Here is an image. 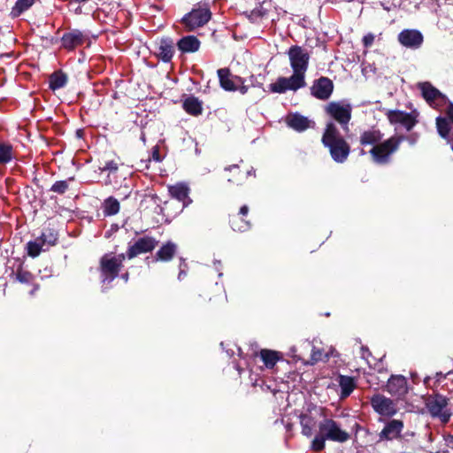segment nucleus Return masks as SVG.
I'll use <instances>...</instances> for the list:
<instances>
[{
	"label": "nucleus",
	"mask_w": 453,
	"mask_h": 453,
	"mask_svg": "<svg viewBox=\"0 0 453 453\" xmlns=\"http://www.w3.org/2000/svg\"><path fill=\"white\" fill-rule=\"evenodd\" d=\"M289 60V65L293 73L289 77H279L275 82L269 85V88L273 93L283 94L288 90L296 91L306 87V72L310 63V53L307 49L292 45L287 51Z\"/></svg>",
	"instance_id": "obj_1"
},
{
	"label": "nucleus",
	"mask_w": 453,
	"mask_h": 453,
	"mask_svg": "<svg viewBox=\"0 0 453 453\" xmlns=\"http://www.w3.org/2000/svg\"><path fill=\"white\" fill-rule=\"evenodd\" d=\"M318 427L319 433L311 444V449L315 452H320L325 449L326 441L343 443L350 438L349 434L331 418H324L319 421Z\"/></svg>",
	"instance_id": "obj_2"
},
{
	"label": "nucleus",
	"mask_w": 453,
	"mask_h": 453,
	"mask_svg": "<svg viewBox=\"0 0 453 453\" xmlns=\"http://www.w3.org/2000/svg\"><path fill=\"white\" fill-rule=\"evenodd\" d=\"M321 142L328 149L333 160L336 163H344L350 153V146L341 134L338 127L333 122L326 126Z\"/></svg>",
	"instance_id": "obj_3"
},
{
	"label": "nucleus",
	"mask_w": 453,
	"mask_h": 453,
	"mask_svg": "<svg viewBox=\"0 0 453 453\" xmlns=\"http://www.w3.org/2000/svg\"><path fill=\"white\" fill-rule=\"evenodd\" d=\"M404 139L403 135H394L384 142H379L370 150L372 160L380 165L388 164L391 156L399 149Z\"/></svg>",
	"instance_id": "obj_4"
},
{
	"label": "nucleus",
	"mask_w": 453,
	"mask_h": 453,
	"mask_svg": "<svg viewBox=\"0 0 453 453\" xmlns=\"http://www.w3.org/2000/svg\"><path fill=\"white\" fill-rule=\"evenodd\" d=\"M326 114L336 121L344 131L349 130V123L352 116V106L346 101H334L328 103L325 108Z\"/></svg>",
	"instance_id": "obj_5"
},
{
	"label": "nucleus",
	"mask_w": 453,
	"mask_h": 453,
	"mask_svg": "<svg viewBox=\"0 0 453 453\" xmlns=\"http://www.w3.org/2000/svg\"><path fill=\"white\" fill-rule=\"evenodd\" d=\"M125 254L113 255L108 253L100 259L102 282H111L119 274L125 260Z\"/></svg>",
	"instance_id": "obj_6"
},
{
	"label": "nucleus",
	"mask_w": 453,
	"mask_h": 453,
	"mask_svg": "<svg viewBox=\"0 0 453 453\" xmlns=\"http://www.w3.org/2000/svg\"><path fill=\"white\" fill-rule=\"evenodd\" d=\"M426 406L430 415L438 418L441 423L446 424L449 421L451 413L447 408L448 399L441 395H430L426 402Z\"/></svg>",
	"instance_id": "obj_7"
},
{
	"label": "nucleus",
	"mask_w": 453,
	"mask_h": 453,
	"mask_svg": "<svg viewBox=\"0 0 453 453\" xmlns=\"http://www.w3.org/2000/svg\"><path fill=\"white\" fill-rule=\"evenodd\" d=\"M211 12L208 7H198L186 14L182 22L191 31L204 26L211 19Z\"/></svg>",
	"instance_id": "obj_8"
},
{
	"label": "nucleus",
	"mask_w": 453,
	"mask_h": 453,
	"mask_svg": "<svg viewBox=\"0 0 453 453\" xmlns=\"http://www.w3.org/2000/svg\"><path fill=\"white\" fill-rule=\"evenodd\" d=\"M370 403L375 412L380 416L392 417L396 414V403L383 395L376 394L371 397Z\"/></svg>",
	"instance_id": "obj_9"
},
{
	"label": "nucleus",
	"mask_w": 453,
	"mask_h": 453,
	"mask_svg": "<svg viewBox=\"0 0 453 453\" xmlns=\"http://www.w3.org/2000/svg\"><path fill=\"white\" fill-rule=\"evenodd\" d=\"M388 121L395 125H402L407 131L411 130L417 124L418 113L417 111L405 112L399 110H390L386 113Z\"/></svg>",
	"instance_id": "obj_10"
},
{
	"label": "nucleus",
	"mask_w": 453,
	"mask_h": 453,
	"mask_svg": "<svg viewBox=\"0 0 453 453\" xmlns=\"http://www.w3.org/2000/svg\"><path fill=\"white\" fill-rule=\"evenodd\" d=\"M397 40L403 47L418 50L423 44L424 36L418 29H403L398 34Z\"/></svg>",
	"instance_id": "obj_11"
},
{
	"label": "nucleus",
	"mask_w": 453,
	"mask_h": 453,
	"mask_svg": "<svg viewBox=\"0 0 453 453\" xmlns=\"http://www.w3.org/2000/svg\"><path fill=\"white\" fill-rule=\"evenodd\" d=\"M157 245V241L151 236H143L136 240L133 244H130L127 257L132 259L140 254L152 251Z\"/></svg>",
	"instance_id": "obj_12"
},
{
	"label": "nucleus",
	"mask_w": 453,
	"mask_h": 453,
	"mask_svg": "<svg viewBox=\"0 0 453 453\" xmlns=\"http://www.w3.org/2000/svg\"><path fill=\"white\" fill-rule=\"evenodd\" d=\"M418 88L421 91L423 98L433 108H438L445 100L444 96L430 82H420Z\"/></svg>",
	"instance_id": "obj_13"
},
{
	"label": "nucleus",
	"mask_w": 453,
	"mask_h": 453,
	"mask_svg": "<svg viewBox=\"0 0 453 453\" xmlns=\"http://www.w3.org/2000/svg\"><path fill=\"white\" fill-rule=\"evenodd\" d=\"M220 87L226 91H237L238 86L244 82V79L234 75L228 68H220L217 71Z\"/></svg>",
	"instance_id": "obj_14"
},
{
	"label": "nucleus",
	"mask_w": 453,
	"mask_h": 453,
	"mask_svg": "<svg viewBox=\"0 0 453 453\" xmlns=\"http://www.w3.org/2000/svg\"><path fill=\"white\" fill-rule=\"evenodd\" d=\"M387 391L396 399H403L408 393V384L405 377L392 375L387 383Z\"/></svg>",
	"instance_id": "obj_15"
},
{
	"label": "nucleus",
	"mask_w": 453,
	"mask_h": 453,
	"mask_svg": "<svg viewBox=\"0 0 453 453\" xmlns=\"http://www.w3.org/2000/svg\"><path fill=\"white\" fill-rule=\"evenodd\" d=\"M333 90V81L327 77H320L314 81L311 88V95L319 100L328 99L331 96Z\"/></svg>",
	"instance_id": "obj_16"
},
{
	"label": "nucleus",
	"mask_w": 453,
	"mask_h": 453,
	"mask_svg": "<svg viewBox=\"0 0 453 453\" xmlns=\"http://www.w3.org/2000/svg\"><path fill=\"white\" fill-rule=\"evenodd\" d=\"M288 127L297 131L303 132L309 128H314L315 122L299 113H291L286 117Z\"/></svg>",
	"instance_id": "obj_17"
},
{
	"label": "nucleus",
	"mask_w": 453,
	"mask_h": 453,
	"mask_svg": "<svg viewBox=\"0 0 453 453\" xmlns=\"http://www.w3.org/2000/svg\"><path fill=\"white\" fill-rule=\"evenodd\" d=\"M403 429V423L398 419L388 421L379 434L380 441H392L400 437Z\"/></svg>",
	"instance_id": "obj_18"
},
{
	"label": "nucleus",
	"mask_w": 453,
	"mask_h": 453,
	"mask_svg": "<svg viewBox=\"0 0 453 453\" xmlns=\"http://www.w3.org/2000/svg\"><path fill=\"white\" fill-rule=\"evenodd\" d=\"M85 35L81 31L73 29L63 35L61 38V43L63 48L65 50H73L75 48L82 45L85 42Z\"/></svg>",
	"instance_id": "obj_19"
},
{
	"label": "nucleus",
	"mask_w": 453,
	"mask_h": 453,
	"mask_svg": "<svg viewBox=\"0 0 453 453\" xmlns=\"http://www.w3.org/2000/svg\"><path fill=\"white\" fill-rule=\"evenodd\" d=\"M174 44L171 39H162L157 46V56L165 63H169L174 55Z\"/></svg>",
	"instance_id": "obj_20"
},
{
	"label": "nucleus",
	"mask_w": 453,
	"mask_h": 453,
	"mask_svg": "<svg viewBox=\"0 0 453 453\" xmlns=\"http://www.w3.org/2000/svg\"><path fill=\"white\" fill-rule=\"evenodd\" d=\"M383 134L379 129L371 128L360 134V144L362 146H375L382 140Z\"/></svg>",
	"instance_id": "obj_21"
},
{
	"label": "nucleus",
	"mask_w": 453,
	"mask_h": 453,
	"mask_svg": "<svg viewBox=\"0 0 453 453\" xmlns=\"http://www.w3.org/2000/svg\"><path fill=\"white\" fill-rule=\"evenodd\" d=\"M179 50L183 53L196 52L200 48V41L194 35L182 37L177 43Z\"/></svg>",
	"instance_id": "obj_22"
},
{
	"label": "nucleus",
	"mask_w": 453,
	"mask_h": 453,
	"mask_svg": "<svg viewBox=\"0 0 453 453\" xmlns=\"http://www.w3.org/2000/svg\"><path fill=\"white\" fill-rule=\"evenodd\" d=\"M185 111L193 116H199L203 112V103L197 97L190 96L182 104Z\"/></svg>",
	"instance_id": "obj_23"
},
{
	"label": "nucleus",
	"mask_w": 453,
	"mask_h": 453,
	"mask_svg": "<svg viewBox=\"0 0 453 453\" xmlns=\"http://www.w3.org/2000/svg\"><path fill=\"white\" fill-rule=\"evenodd\" d=\"M259 356L265 366L268 369L273 368L277 362L281 358L280 352L271 349H261Z\"/></svg>",
	"instance_id": "obj_24"
},
{
	"label": "nucleus",
	"mask_w": 453,
	"mask_h": 453,
	"mask_svg": "<svg viewBox=\"0 0 453 453\" xmlns=\"http://www.w3.org/2000/svg\"><path fill=\"white\" fill-rule=\"evenodd\" d=\"M338 383L341 388V397L345 398L349 396L354 390L356 384L354 379L349 376L340 375Z\"/></svg>",
	"instance_id": "obj_25"
},
{
	"label": "nucleus",
	"mask_w": 453,
	"mask_h": 453,
	"mask_svg": "<svg viewBox=\"0 0 453 453\" xmlns=\"http://www.w3.org/2000/svg\"><path fill=\"white\" fill-rule=\"evenodd\" d=\"M176 250V244L172 242H168L157 250L156 257L157 260L169 261L173 257Z\"/></svg>",
	"instance_id": "obj_26"
},
{
	"label": "nucleus",
	"mask_w": 453,
	"mask_h": 453,
	"mask_svg": "<svg viewBox=\"0 0 453 453\" xmlns=\"http://www.w3.org/2000/svg\"><path fill=\"white\" fill-rule=\"evenodd\" d=\"M15 158L13 146L5 142H0V165H7Z\"/></svg>",
	"instance_id": "obj_27"
},
{
	"label": "nucleus",
	"mask_w": 453,
	"mask_h": 453,
	"mask_svg": "<svg viewBox=\"0 0 453 453\" xmlns=\"http://www.w3.org/2000/svg\"><path fill=\"white\" fill-rule=\"evenodd\" d=\"M46 242V235L44 234L35 241L28 242L27 244V255L32 257H36L42 250V247Z\"/></svg>",
	"instance_id": "obj_28"
},
{
	"label": "nucleus",
	"mask_w": 453,
	"mask_h": 453,
	"mask_svg": "<svg viewBox=\"0 0 453 453\" xmlns=\"http://www.w3.org/2000/svg\"><path fill=\"white\" fill-rule=\"evenodd\" d=\"M170 194L173 197L178 199L180 202L185 203L188 198V188L182 183H178L170 187Z\"/></svg>",
	"instance_id": "obj_29"
},
{
	"label": "nucleus",
	"mask_w": 453,
	"mask_h": 453,
	"mask_svg": "<svg viewBox=\"0 0 453 453\" xmlns=\"http://www.w3.org/2000/svg\"><path fill=\"white\" fill-rule=\"evenodd\" d=\"M119 208L120 205L119 201L112 196L105 199L103 204V211L105 216H112L117 214L119 211Z\"/></svg>",
	"instance_id": "obj_30"
},
{
	"label": "nucleus",
	"mask_w": 453,
	"mask_h": 453,
	"mask_svg": "<svg viewBox=\"0 0 453 453\" xmlns=\"http://www.w3.org/2000/svg\"><path fill=\"white\" fill-rule=\"evenodd\" d=\"M35 0H17L15 5L12 8L11 15L13 18L19 17L24 12L28 10Z\"/></svg>",
	"instance_id": "obj_31"
},
{
	"label": "nucleus",
	"mask_w": 453,
	"mask_h": 453,
	"mask_svg": "<svg viewBox=\"0 0 453 453\" xmlns=\"http://www.w3.org/2000/svg\"><path fill=\"white\" fill-rule=\"evenodd\" d=\"M230 224L234 231L245 232L250 228L249 221L242 219V216L236 214L230 217Z\"/></svg>",
	"instance_id": "obj_32"
},
{
	"label": "nucleus",
	"mask_w": 453,
	"mask_h": 453,
	"mask_svg": "<svg viewBox=\"0 0 453 453\" xmlns=\"http://www.w3.org/2000/svg\"><path fill=\"white\" fill-rule=\"evenodd\" d=\"M66 76L62 73H54L50 78V88L53 90L59 89L65 86Z\"/></svg>",
	"instance_id": "obj_33"
},
{
	"label": "nucleus",
	"mask_w": 453,
	"mask_h": 453,
	"mask_svg": "<svg viewBox=\"0 0 453 453\" xmlns=\"http://www.w3.org/2000/svg\"><path fill=\"white\" fill-rule=\"evenodd\" d=\"M300 424L302 427V434L306 437H311L313 434V419L309 416L302 415L300 417Z\"/></svg>",
	"instance_id": "obj_34"
},
{
	"label": "nucleus",
	"mask_w": 453,
	"mask_h": 453,
	"mask_svg": "<svg viewBox=\"0 0 453 453\" xmlns=\"http://www.w3.org/2000/svg\"><path fill=\"white\" fill-rule=\"evenodd\" d=\"M15 279L22 284H34L35 276L19 266L16 271Z\"/></svg>",
	"instance_id": "obj_35"
},
{
	"label": "nucleus",
	"mask_w": 453,
	"mask_h": 453,
	"mask_svg": "<svg viewBox=\"0 0 453 453\" xmlns=\"http://www.w3.org/2000/svg\"><path fill=\"white\" fill-rule=\"evenodd\" d=\"M118 169H119V164L113 160L108 161L105 163V165L103 167H99V171L102 173L109 172L107 180H105V181H104L105 185L111 184V174L117 173Z\"/></svg>",
	"instance_id": "obj_36"
},
{
	"label": "nucleus",
	"mask_w": 453,
	"mask_h": 453,
	"mask_svg": "<svg viewBox=\"0 0 453 453\" xmlns=\"http://www.w3.org/2000/svg\"><path fill=\"white\" fill-rule=\"evenodd\" d=\"M329 356V352H325L324 349H319L313 347L311 356V364L313 365L321 361L325 362L328 359Z\"/></svg>",
	"instance_id": "obj_37"
},
{
	"label": "nucleus",
	"mask_w": 453,
	"mask_h": 453,
	"mask_svg": "<svg viewBox=\"0 0 453 453\" xmlns=\"http://www.w3.org/2000/svg\"><path fill=\"white\" fill-rule=\"evenodd\" d=\"M73 177H70L68 180H58L56 181L50 188V191L62 195L66 192V190L69 188V182L73 180Z\"/></svg>",
	"instance_id": "obj_38"
},
{
	"label": "nucleus",
	"mask_w": 453,
	"mask_h": 453,
	"mask_svg": "<svg viewBox=\"0 0 453 453\" xmlns=\"http://www.w3.org/2000/svg\"><path fill=\"white\" fill-rule=\"evenodd\" d=\"M374 39H375V36L372 33H368L366 34L364 37H363V44L365 48H369L371 47L373 42H374Z\"/></svg>",
	"instance_id": "obj_39"
},
{
	"label": "nucleus",
	"mask_w": 453,
	"mask_h": 453,
	"mask_svg": "<svg viewBox=\"0 0 453 453\" xmlns=\"http://www.w3.org/2000/svg\"><path fill=\"white\" fill-rule=\"evenodd\" d=\"M151 157H152V159L155 162H160L161 161L159 149L157 146L153 147V149H152V156H151Z\"/></svg>",
	"instance_id": "obj_40"
},
{
	"label": "nucleus",
	"mask_w": 453,
	"mask_h": 453,
	"mask_svg": "<svg viewBox=\"0 0 453 453\" xmlns=\"http://www.w3.org/2000/svg\"><path fill=\"white\" fill-rule=\"evenodd\" d=\"M237 174L240 175V173H238L237 172H234V175L233 176V178H229L228 181L240 184L244 180V177H243V175L236 177L235 175H237Z\"/></svg>",
	"instance_id": "obj_41"
},
{
	"label": "nucleus",
	"mask_w": 453,
	"mask_h": 453,
	"mask_svg": "<svg viewBox=\"0 0 453 453\" xmlns=\"http://www.w3.org/2000/svg\"><path fill=\"white\" fill-rule=\"evenodd\" d=\"M248 212H249V207L247 205H242L240 208L239 213H237L236 215L245 217V216H247Z\"/></svg>",
	"instance_id": "obj_42"
},
{
	"label": "nucleus",
	"mask_w": 453,
	"mask_h": 453,
	"mask_svg": "<svg viewBox=\"0 0 453 453\" xmlns=\"http://www.w3.org/2000/svg\"><path fill=\"white\" fill-rule=\"evenodd\" d=\"M237 90H238L241 94L245 95V94L248 92V90H249V87H248V86H246V85H244V82H243L242 84H240V85L238 86Z\"/></svg>",
	"instance_id": "obj_43"
},
{
	"label": "nucleus",
	"mask_w": 453,
	"mask_h": 453,
	"mask_svg": "<svg viewBox=\"0 0 453 453\" xmlns=\"http://www.w3.org/2000/svg\"><path fill=\"white\" fill-rule=\"evenodd\" d=\"M225 171L237 172L238 173H240V169H239V165H230L228 167H226Z\"/></svg>",
	"instance_id": "obj_44"
},
{
	"label": "nucleus",
	"mask_w": 453,
	"mask_h": 453,
	"mask_svg": "<svg viewBox=\"0 0 453 453\" xmlns=\"http://www.w3.org/2000/svg\"><path fill=\"white\" fill-rule=\"evenodd\" d=\"M252 174H253V175L255 174V170H254L253 168H251L250 170L247 171V173H246L245 176H243V177H244V179H245V178H247L248 176L252 175Z\"/></svg>",
	"instance_id": "obj_45"
},
{
	"label": "nucleus",
	"mask_w": 453,
	"mask_h": 453,
	"mask_svg": "<svg viewBox=\"0 0 453 453\" xmlns=\"http://www.w3.org/2000/svg\"><path fill=\"white\" fill-rule=\"evenodd\" d=\"M408 141L410 142L411 144H414L416 142V137H409Z\"/></svg>",
	"instance_id": "obj_46"
},
{
	"label": "nucleus",
	"mask_w": 453,
	"mask_h": 453,
	"mask_svg": "<svg viewBox=\"0 0 453 453\" xmlns=\"http://www.w3.org/2000/svg\"><path fill=\"white\" fill-rule=\"evenodd\" d=\"M37 289H38V286L36 285V286H35V287H34V288L31 290L30 294H31V295H34V294H35V292Z\"/></svg>",
	"instance_id": "obj_47"
},
{
	"label": "nucleus",
	"mask_w": 453,
	"mask_h": 453,
	"mask_svg": "<svg viewBox=\"0 0 453 453\" xmlns=\"http://www.w3.org/2000/svg\"><path fill=\"white\" fill-rule=\"evenodd\" d=\"M55 242H56V238L53 237V240L52 241H49V244L50 245H54L55 244Z\"/></svg>",
	"instance_id": "obj_48"
},
{
	"label": "nucleus",
	"mask_w": 453,
	"mask_h": 453,
	"mask_svg": "<svg viewBox=\"0 0 453 453\" xmlns=\"http://www.w3.org/2000/svg\"><path fill=\"white\" fill-rule=\"evenodd\" d=\"M436 376L438 377V380H440V378L441 377L445 378V376H443L441 372L437 373Z\"/></svg>",
	"instance_id": "obj_49"
},
{
	"label": "nucleus",
	"mask_w": 453,
	"mask_h": 453,
	"mask_svg": "<svg viewBox=\"0 0 453 453\" xmlns=\"http://www.w3.org/2000/svg\"><path fill=\"white\" fill-rule=\"evenodd\" d=\"M75 2H79V3H86L88 2V0H74Z\"/></svg>",
	"instance_id": "obj_50"
},
{
	"label": "nucleus",
	"mask_w": 453,
	"mask_h": 453,
	"mask_svg": "<svg viewBox=\"0 0 453 453\" xmlns=\"http://www.w3.org/2000/svg\"><path fill=\"white\" fill-rule=\"evenodd\" d=\"M123 279L127 281V279H128V274H127V273H126L125 275H123Z\"/></svg>",
	"instance_id": "obj_51"
},
{
	"label": "nucleus",
	"mask_w": 453,
	"mask_h": 453,
	"mask_svg": "<svg viewBox=\"0 0 453 453\" xmlns=\"http://www.w3.org/2000/svg\"><path fill=\"white\" fill-rule=\"evenodd\" d=\"M362 350H363L364 352H365V351L368 352V349H365V347H362Z\"/></svg>",
	"instance_id": "obj_52"
},
{
	"label": "nucleus",
	"mask_w": 453,
	"mask_h": 453,
	"mask_svg": "<svg viewBox=\"0 0 453 453\" xmlns=\"http://www.w3.org/2000/svg\"><path fill=\"white\" fill-rule=\"evenodd\" d=\"M451 440L453 441V437L451 438Z\"/></svg>",
	"instance_id": "obj_53"
}]
</instances>
